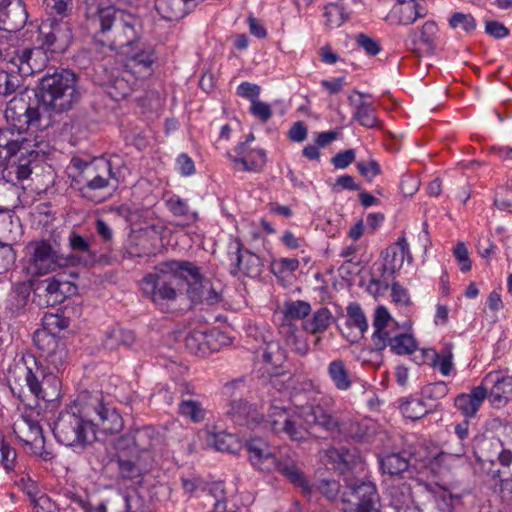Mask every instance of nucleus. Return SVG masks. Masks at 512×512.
<instances>
[{
	"mask_svg": "<svg viewBox=\"0 0 512 512\" xmlns=\"http://www.w3.org/2000/svg\"><path fill=\"white\" fill-rule=\"evenodd\" d=\"M86 27L95 38L112 50L125 53L138 40V19L114 6H101L97 0L85 1Z\"/></svg>",
	"mask_w": 512,
	"mask_h": 512,
	"instance_id": "obj_1",
	"label": "nucleus"
},
{
	"mask_svg": "<svg viewBox=\"0 0 512 512\" xmlns=\"http://www.w3.org/2000/svg\"><path fill=\"white\" fill-rule=\"evenodd\" d=\"M5 118L8 127L0 130V148L6 151L5 158H11L19 152L37 156V153L30 149L31 141L22 134L29 130H46L51 125L50 118L40 112L38 105L32 106L30 99L24 94L9 101L5 109Z\"/></svg>",
	"mask_w": 512,
	"mask_h": 512,
	"instance_id": "obj_2",
	"label": "nucleus"
},
{
	"mask_svg": "<svg viewBox=\"0 0 512 512\" xmlns=\"http://www.w3.org/2000/svg\"><path fill=\"white\" fill-rule=\"evenodd\" d=\"M114 447L119 476L140 483L155 464L153 430L146 427L130 431L117 438Z\"/></svg>",
	"mask_w": 512,
	"mask_h": 512,
	"instance_id": "obj_3",
	"label": "nucleus"
},
{
	"mask_svg": "<svg viewBox=\"0 0 512 512\" xmlns=\"http://www.w3.org/2000/svg\"><path fill=\"white\" fill-rule=\"evenodd\" d=\"M52 432L58 443L83 450L96 439L95 423L90 419V406L78 399L61 410L53 423Z\"/></svg>",
	"mask_w": 512,
	"mask_h": 512,
	"instance_id": "obj_4",
	"label": "nucleus"
},
{
	"mask_svg": "<svg viewBox=\"0 0 512 512\" xmlns=\"http://www.w3.org/2000/svg\"><path fill=\"white\" fill-rule=\"evenodd\" d=\"M77 76L70 70L62 69L52 74H45L39 83V101L34 106L39 107L40 112L51 119L49 110L62 113L70 110L80 99V92L76 87Z\"/></svg>",
	"mask_w": 512,
	"mask_h": 512,
	"instance_id": "obj_5",
	"label": "nucleus"
},
{
	"mask_svg": "<svg viewBox=\"0 0 512 512\" xmlns=\"http://www.w3.org/2000/svg\"><path fill=\"white\" fill-rule=\"evenodd\" d=\"M245 447L254 468L263 472L278 471L295 486L304 491L310 490L308 481L297 463L290 457L279 459L264 439L253 437L246 442Z\"/></svg>",
	"mask_w": 512,
	"mask_h": 512,
	"instance_id": "obj_6",
	"label": "nucleus"
},
{
	"mask_svg": "<svg viewBox=\"0 0 512 512\" xmlns=\"http://www.w3.org/2000/svg\"><path fill=\"white\" fill-rule=\"evenodd\" d=\"M184 265L180 260H170L156 266L153 273L147 274L142 281L143 293L154 303L174 301L181 291V270Z\"/></svg>",
	"mask_w": 512,
	"mask_h": 512,
	"instance_id": "obj_7",
	"label": "nucleus"
},
{
	"mask_svg": "<svg viewBox=\"0 0 512 512\" xmlns=\"http://www.w3.org/2000/svg\"><path fill=\"white\" fill-rule=\"evenodd\" d=\"M24 367L16 366L15 369L25 371L26 385L37 399L45 402H53L61 395V381L54 371H48L35 356L22 357Z\"/></svg>",
	"mask_w": 512,
	"mask_h": 512,
	"instance_id": "obj_8",
	"label": "nucleus"
},
{
	"mask_svg": "<svg viewBox=\"0 0 512 512\" xmlns=\"http://www.w3.org/2000/svg\"><path fill=\"white\" fill-rule=\"evenodd\" d=\"M335 422L328 417V412L320 405L301 407L297 412L292 413L289 424L282 433L291 440L304 442L309 435L322 437L317 430L333 429Z\"/></svg>",
	"mask_w": 512,
	"mask_h": 512,
	"instance_id": "obj_9",
	"label": "nucleus"
},
{
	"mask_svg": "<svg viewBox=\"0 0 512 512\" xmlns=\"http://www.w3.org/2000/svg\"><path fill=\"white\" fill-rule=\"evenodd\" d=\"M28 271L32 275H45L59 268L75 265L77 258L63 255L46 240L31 241L26 246Z\"/></svg>",
	"mask_w": 512,
	"mask_h": 512,
	"instance_id": "obj_10",
	"label": "nucleus"
},
{
	"mask_svg": "<svg viewBox=\"0 0 512 512\" xmlns=\"http://www.w3.org/2000/svg\"><path fill=\"white\" fill-rule=\"evenodd\" d=\"M341 501L349 505L344 512H381L377 507L380 501L377 487L369 480H347Z\"/></svg>",
	"mask_w": 512,
	"mask_h": 512,
	"instance_id": "obj_11",
	"label": "nucleus"
},
{
	"mask_svg": "<svg viewBox=\"0 0 512 512\" xmlns=\"http://www.w3.org/2000/svg\"><path fill=\"white\" fill-rule=\"evenodd\" d=\"M76 293L77 286L64 275L57 274L34 284L33 303L41 308L53 307Z\"/></svg>",
	"mask_w": 512,
	"mask_h": 512,
	"instance_id": "obj_12",
	"label": "nucleus"
},
{
	"mask_svg": "<svg viewBox=\"0 0 512 512\" xmlns=\"http://www.w3.org/2000/svg\"><path fill=\"white\" fill-rule=\"evenodd\" d=\"M38 42L44 52L63 53L73 40L72 25L63 19L49 18L39 26Z\"/></svg>",
	"mask_w": 512,
	"mask_h": 512,
	"instance_id": "obj_13",
	"label": "nucleus"
},
{
	"mask_svg": "<svg viewBox=\"0 0 512 512\" xmlns=\"http://www.w3.org/2000/svg\"><path fill=\"white\" fill-rule=\"evenodd\" d=\"M35 346L41 351L48 371L59 373L65 369L68 359V350L64 340L52 336L47 332H35L33 335Z\"/></svg>",
	"mask_w": 512,
	"mask_h": 512,
	"instance_id": "obj_14",
	"label": "nucleus"
},
{
	"mask_svg": "<svg viewBox=\"0 0 512 512\" xmlns=\"http://www.w3.org/2000/svg\"><path fill=\"white\" fill-rule=\"evenodd\" d=\"M119 160L117 155L104 160L101 164L103 173L97 172L91 186L85 190V198L95 203H101L106 195L115 190L119 184V170H114V165Z\"/></svg>",
	"mask_w": 512,
	"mask_h": 512,
	"instance_id": "obj_15",
	"label": "nucleus"
},
{
	"mask_svg": "<svg viewBox=\"0 0 512 512\" xmlns=\"http://www.w3.org/2000/svg\"><path fill=\"white\" fill-rule=\"evenodd\" d=\"M411 263L413 260L408 242L404 236L398 238L396 243L389 246L383 253V265L381 279H372V283L383 285L385 288L389 285V279L394 278L396 273L402 268L404 261Z\"/></svg>",
	"mask_w": 512,
	"mask_h": 512,
	"instance_id": "obj_16",
	"label": "nucleus"
},
{
	"mask_svg": "<svg viewBox=\"0 0 512 512\" xmlns=\"http://www.w3.org/2000/svg\"><path fill=\"white\" fill-rule=\"evenodd\" d=\"M262 358L270 374V383L278 390L285 388V383L292 381V375L283 368L287 359L286 351L278 342L271 341L266 343Z\"/></svg>",
	"mask_w": 512,
	"mask_h": 512,
	"instance_id": "obj_17",
	"label": "nucleus"
},
{
	"mask_svg": "<svg viewBox=\"0 0 512 512\" xmlns=\"http://www.w3.org/2000/svg\"><path fill=\"white\" fill-rule=\"evenodd\" d=\"M90 419L94 420L95 428L98 427L105 434L119 433L124 426L122 416L118 411L102 402L101 396L92 397L89 403Z\"/></svg>",
	"mask_w": 512,
	"mask_h": 512,
	"instance_id": "obj_18",
	"label": "nucleus"
},
{
	"mask_svg": "<svg viewBox=\"0 0 512 512\" xmlns=\"http://www.w3.org/2000/svg\"><path fill=\"white\" fill-rule=\"evenodd\" d=\"M481 385L487 388V397L494 407H503L512 400V376L491 371L483 378Z\"/></svg>",
	"mask_w": 512,
	"mask_h": 512,
	"instance_id": "obj_19",
	"label": "nucleus"
},
{
	"mask_svg": "<svg viewBox=\"0 0 512 512\" xmlns=\"http://www.w3.org/2000/svg\"><path fill=\"white\" fill-rule=\"evenodd\" d=\"M226 416L235 424L254 429L264 422V416L257 407L243 398H233L228 404Z\"/></svg>",
	"mask_w": 512,
	"mask_h": 512,
	"instance_id": "obj_20",
	"label": "nucleus"
},
{
	"mask_svg": "<svg viewBox=\"0 0 512 512\" xmlns=\"http://www.w3.org/2000/svg\"><path fill=\"white\" fill-rule=\"evenodd\" d=\"M107 80L104 83L106 92L115 101H120L129 97L136 89L139 79H137L129 70L112 69L106 71Z\"/></svg>",
	"mask_w": 512,
	"mask_h": 512,
	"instance_id": "obj_21",
	"label": "nucleus"
},
{
	"mask_svg": "<svg viewBox=\"0 0 512 512\" xmlns=\"http://www.w3.org/2000/svg\"><path fill=\"white\" fill-rule=\"evenodd\" d=\"M105 158H95L90 162H86L80 158L74 157L71 160V165L76 169L77 174L73 177V182L77 186L78 191L85 198V190L88 186L92 185L97 172L103 173L101 164Z\"/></svg>",
	"mask_w": 512,
	"mask_h": 512,
	"instance_id": "obj_22",
	"label": "nucleus"
},
{
	"mask_svg": "<svg viewBox=\"0 0 512 512\" xmlns=\"http://www.w3.org/2000/svg\"><path fill=\"white\" fill-rule=\"evenodd\" d=\"M235 264L231 269L233 275L242 272L249 277H257L261 274L262 261L259 256L249 250H243L240 240L235 241Z\"/></svg>",
	"mask_w": 512,
	"mask_h": 512,
	"instance_id": "obj_23",
	"label": "nucleus"
},
{
	"mask_svg": "<svg viewBox=\"0 0 512 512\" xmlns=\"http://www.w3.org/2000/svg\"><path fill=\"white\" fill-rule=\"evenodd\" d=\"M124 54L127 55V61L123 68L129 70L137 79H143L152 74V65L156 59L153 48L147 47L131 55L125 51Z\"/></svg>",
	"mask_w": 512,
	"mask_h": 512,
	"instance_id": "obj_24",
	"label": "nucleus"
},
{
	"mask_svg": "<svg viewBox=\"0 0 512 512\" xmlns=\"http://www.w3.org/2000/svg\"><path fill=\"white\" fill-rule=\"evenodd\" d=\"M425 15L426 12L416 0H397L386 20L395 21L399 25H410Z\"/></svg>",
	"mask_w": 512,
	"mask_h": 512,
	"instance_id": "obj_25",
	"label": "nucleus"
},
{
	"mask_svg": "<svg viewBox=\"0 0 512 512\" xmlns=\"http://www.w3.org/2000/svg\"><path fill=\"white\" fill-rule=\"evenodd\" d=\"M13 432L16 437L30 446H37L43 442V430L39 422L29 415H21L13 424Z\"/></svg>",
	"mask_w": 512,
	"mask_h": 512,
	"instance_id": "obj_26",
	"label": "nucleus"
},
{
	"mask_svg": "<svg viewBox=\"0 0 512 512\" xmlns=\"http://www.w3.org/2000/svg\"><path fill=\"white\" fill-rule=\"evenodd\" d=\"M28 13L22 0L11 1L0 13V30L16 32L24 27Z\"/></svg>",
	"mask_w": 512,
	"mask_h": 512,
	"instance_id": "obj_27",
	"label": "nucleus"
},
{
	"mask_svg": "<svg viewBox=\"0 0 512 512\" xmlns=\"http://www.w3.org/2000/svg\"><path fill=\"white\" fill-rule=\"evenodd\" d=\"M487 398V388L484 385L474 387L468 394H460L455 398V406L466 417H472Z\"/></svg>",
	"mask_w": 512,
	"mask_h": 512,
	"instance_id": "obj_28",
	"label": "nucleus"
},
{
	"mask_svg": "<svg viewBox=\"0 0 512 512\" xmlns=\"http://www.w3.org/2000/svg\"><path fill=\"white\" fill-rule=\"evenodd\" d=\"M328 417L335 422V426L333 429H324V432L331 436H343L345 438H351L357 441L363 440L368 435V428L366 425L353 421H343L340 422L336 417L328 413Z\"/></svg>",
	"mask_w": 512,
	"mask_h": 512,
	"instance_id": "obj_29",
	"label": "nucleus"
},
{
	"mask_svg": "<svg viewBox=\"0 0 512 512\" xmlns=\"http://www.w3.org/2000/svg\"><path fill=\"white\" fill-rule=\"evenodd\" d=\"M357 3V0H338L335 3H329L325 6L326 25L330 28L340 27L345 23L351 13L352 7Z\"/></svg>",
	"mask_w": 512,
	"mask_h": 512,
	"instance_id": "obj_30",
	"label": "nucleus"
},
{
	"mask_svg": "<svg viewBox=\"0 0 512 512\" xmlns=\"http://www.w3.org/2000/svg\"><path fill=\"white\" fill-rule=\"evenodd\" d=\"M391 322L392 319L388 310L384 306H379L375 310L373 320L374 332L372 334V343L374 346V350L383 351L385 349L384 337H386L390 332H392L389 329Z\"/></svg>",
	"mask_w": 512,
	"mask_h": 512,
	"instance_id": "obj_31",
	"label": "nucleus"
},
{
	"mask_svg": "<svg viewBox=\"0 0 512 512\" xmlns=\"http://www.w3.org/2000/svg\"><path fill=\"white\" fill-rule=\"evenodd\" d=\"M30 293L31 286L28 283L20 282L15 284L6 303V310L10 313L11 317H18L25 312Z\"/></svg>",
	"mask_w": 512,
	"mask_h": 512,
	"instance_id": "obj_32",
	"label": "nucleus"
},
{
	"mask_svg": "<svg viewBox=\"0 0 512 512\" xmlns=\"http://www.w3.org/2000/svg\"><path fill=\"white\" fill-rule=\"evenodd\" d=\"M206 445L219 452L235 454L240 449V442L233 434L226 432L214 433L205 429L202 431Z\"/></svg>",
	"mask_w": 512,
	"mask_h": 512,
	"instance_id": "obj_33",
	"label": "nucleus"
},
{
	"mask_svg": "<svg viewBox=\"0 0 512 512\" xmlns=\"http://www.w3.org/2000/svg\"><path fill=\"white\" fill-rule=\"evenodd\" d=\"M73 308L64 307L58 309L56 313H45L42 318V330L36 332H47L52 336H56L57 333L65 330L69 327L71 316L70 312Z\"/></svg>",
	"mask_w": 512,
	"mask_h": 512,
	"instance_id": "obj_34",
	"label": "nucleus"
},
{
	"mask_svg": "<svg viewBox=\"0 0 512 512\" xmlns=\"http://www.w3.org/2000/svg\"><path fill=\"white\" fill-rule=\"evenodd\" d=\"M411 455L406 451L388 453L379 457L380 468L383 473L391 476L401 475L408 470Z\"/></svg>",
	"mask_w": 512,
	"mask_h": 512,
	"instance_id": "obj_35",
	"label": "nucleus"
},
{
	"mask_svg": "<svg viewBox=\"0 0 512 512\" xmlns=\"http://www.w3.org/2000/svg\"><path fill=\"white\" fill-rule=\"evenodd\" d=\"M184 265L181 270V283L180 286L186 285V294L188 298L192 301V292L201 293L203 290L204 281H207L208 278H204L200 273L199 268L189 261H182Z\"/></svg>",
	"mask_w": 512,
	"mask_h": 512,
	"instance_id": "obj_36",
	"label": "nucleus"
},
{
	"mask_svg": "<svg viewBox=\"0 0 512 512\" xmlns=\"http://www.w3.org/2000/svg\"><path fill=\"white\" fill-rule=\"evenodd\" d=\"M44 51L40 48H24L16 53L12 62L17 65L19 72L24 75L33 74L39 71L41 64L37 62L35 56H41Z\"/></svg>",
	"mask_w": 512,
	"mask_h": 512,
	"instance_id": "obj_37",
	"label": "nucleus"
},
{
	"mask_svg": "<svg viewBox=\"0 0 512 512\" xmlns=\"http://www.w3.org/2000/svg\"><path fill=\"white\" fill-rule=\"evenodd\" d=\"M69 246L74 253L71 255L77 258L75 265H88L95 261L96 254L91 250L89 241L80 234L72 232L69 235Z\"/></svg>",
	"mask_w": 512,
	"mask_h": 512,
	"instance_id": "obj_38",
	"label": "nucleus"
},
{
	"mask_svg": "<svg viewBox=\"0 0 512 512\" xmlns=\"http://www.w3.org/2000/svg\"><path fill=\"white\" fill-rule=\"evenodd\" d=\"M385 348L390 347V350L397 355H410L416 348L417 343L411 334L407 333H393L390 332L384 337Z\"/></svg>",
	"mask_w": 512,
	"mask_h": 512,
	"instance_id": "obj_39",
	"label": "nucleus"
},
{
	"mask_svg": "<svg viewBox=\"0 0 512 512\" xmlns=\"http://www.w3.org/2000/svg\"><path fill=\"white\" fill-rule=\"evenodd\" d=\"M135 333L122 327H113L105 334L103 345L108 350H116L119 347H131L135 342Z\"/></svg>",
	"mask_w": 512,
	"mask_h": 512,
	"instance_id": "obj_40",
	"label": "nucleus"
},
{
	"mask_svg": "<svg viewBox=\"0 0 512 512\" xmlns=\"http://www.w3.org/2000/svg\"><path fill=\"white\" fill-rule=\"evenodd\" d=\"M202 398L184 400L178 405V413L192 423H201L206 419L207 410L204 408Z\"/></svg>",
	"mask_w": 512,
	"mask_h": 512,
	"instance_id": "obj_41",
	"label": "nucleus"
},
{
	"mask_svg": "<svg viewBox=\"0 0 512 512\" xmlns=\"http://www.w3.org/2000/svg\"><path fill=\"white\" fill-rule=\"evenodd\" d=\"M175 339L179 342H183L190 353L204 357L205 332L198 330L188 331L185 334L179 332L175 335Z\"/></svg>",
	"mask_w": 512,
	"mask_h": 512,
	"instance_id": "obj_42",
	"label": "nucleus"
},
{
	"mask_svg": "<svg viewBox=\"0 0 512 512\" xmlns=\"http://www.w3.org/2000/svg\"><path fill=\"white\" fill-rule=\"evenodd\" d=\"M246 146H247L246 142H242V143L238 144L237 147L235 148V152L239 155V157H233V158H231V160L236 164H238V163L241 164L242 165L241 169L243 171L257 172L265 164V152L263 150H258L256 153L259 156L260 161H254V160L250 161L249 156L245 155Z\"/></svg>",
	"mask_w": 512,
	"mask_h": 512,
	"instance_id": "obj_43",
	"label": "nucleus"
},
{
	"mask_svg": "<svg viewBox=\"0 0 512 512\" xmlns=\"http://www.w3.org/2000/svg\"><path fill=\"white\" fill-rule=\"evenodd\" d=\"M353 118L366 128H375L380 124L379 119L375 116V107L366 101H360L355 105Z\"/></svg>",
	"mask_w": 512,
	"mask_h": 512,
	"instance_id": "obj_44",
	"label": "nucleus"
},
{
	"mask_svg": "<svg viewBox=\"0 0 512 512\" xmlns=\"http://www.w3.org/2000/svg\"><path fill=\"white\" fill-rule=\"evenodd\" d=\"M292 413L288 411L285 407H279L276 405H271L268 412V420L270 429L277 434L283 432L285 427L289 424V420L292 417Z\"/></svg>",
	"mask_w": 512,
	"mask_h": 512,
	"instance_id": "obj_45",
	"label": "nucleus"
},
{
	"mask_svg": "<svg viewBox=\"0 0 512 512\" xmlns=\"http://www.w3.org/2000/svg\"><path fill=\"white\" fill-rule=\"evenodd\" d=\"M328 374L339 390H347L351 387V380L348 371L342 360H334L328 366Z\"/></svg>",
	"mask_w": 512,
	"mask_h": 512,
	"instance_id": "obj_46",
	"label": "nucleus"
},
{
	"mask_svg": "<svg viewBox=\"0 0 512 512\" xmlns=\"http://www.w3.org/2000/svg\"><path fill=\"white\" fill-rule=\"evenodd\" d=\"M434 500L438 507V512H453L457 503H460L462 496L452 494L444 487H438L432 491Z\"/></svg>",
	"mask_w": 512,
	"mask_h": 512,
	"instance_id": "obj_47",
	"label": "nucleus"
},
{
	"mask_svg": "<svg viewBox=\"0 0 512 512\" xmlns=\"http://www.w3.org/2000/svg\"><path fill=\"white\" fill-rule=\"evenodd\" d=\"M332 314L328 308H320L304 323V329L311 334L324 332L330 325Z\"/></svg>",
	"mask_w": 512,
	"mask_h": 512,
	"instance_id": "obj_48",
	"label": "nucleus"
},
{
	"mask_svg": "<svg viewBox=\"0 0 512 512\" xmlns=\"http://www.w3.org/2000/svg\"><path fill=\"white\" fill-rule=\"evenodd\" d=\"M310 311L311 306L308 302L303 300H289L284 303L282 319L293 322V320L305 318Z\"/></svg>",
	"mask_w": 512,
	"mask_h": 512,
	"instance_id": "obj_49",
	"label": "nucleus"
},
{
	"mask_svg": "<svg viewBox=\"0 0 512 512\" xmlns=\"http://www.w3.org/2000/svg\"><path fill=\"white\" fill-rule=\"evenodd\" d=\"M219 284L216 286L210 279L204 281L203 290L201 293L192 292L193 303H206L207 305H215L222 300V295L218 290Z\"/></svg>",
	"mask_w": 512,
	"mask_h": 512,
	"instance_id": "obj_50",
	"label": "nucleus"
},
{
	"mask_svg": "<svg viewBox=\"0 0 512 512\" xmlns=\"http://www.w3.org/2000/svg\"><path fill=\"white\" fill-rule=\"evenodd\" d=\"M502 446L503 443L499 438L490 437L483 439L479 447L480 453L477 454V459L493 463L494 459H497Z\"/></svg>",
	"mask_w": 512,
	"mask_h": 512,
	"instance_id": "obj_51",
	"label": "nucleus"
},
{
	"mask_svg": "<svg viewBox=\"0 0 512 512\" xmlns=\"http://www.w3.org/2000/svg\"><path fill=\"white\" fill-rule=\"evenodd\" d=\"M346 325L358 328L361 334L367 331L368 322L359 304L351 303L347 307Z\"/></svg>",
	"mask_w": 512,
	"mask_h": 512,
	"instance_id": "obj_52",
	"label": "nucleus"
},
{
	"mask_svg": "<svg viewBox=\"0 0 512 512\" xmlns=\"http://www.w3.org/2000/svg\"><path fill=\"white\" fill-rule=\"evenodd\" d=\"M209 497L213 505V512H226L227 502L223 482H214L209 487Z\"/></svg>",
	"mask_w": 512,
	"mask_h": 512,
	"instance_id": "obj_53",
	"label": "nucleus"
},
{
	"mask_svg": "<svg viewBox=\"0 0 512 512\" xmlns=\"http://www.w3.org/2000/svg\"><path fill=\"white\" fill-rule=\"evenodd\" d=\"M391 496L393 498V502L397 508L401 507H407L405 512L408 509H411L409 507V504L412 502V490L411 487L406 484H400L398 486H394L391 489Z\"/></svg>",
	"mask_w": 512,
	"mask_h": 512,
	"instance_id": "obj_54",
	"label": "nucleus"
},
{
	"mask_svg": "<svg viewBox=\"0 0 512 512\" xmlns=\"http://www.w3.org/2000/svg\"><path fill=\"white\" fill-rule=\"evenodd\" d=\"M449 25L453 29L461 28L469 33L476 29V20L471 14L455 12L449 19Z\"/></svg>",
	"mask_w": 512,
	"mask_h": 512,
	"instance_id": "obj_55",
	"label": "nucleus"
},
{
	"mask_svg": "<svg viewBox=\"0 0 512 512\" xmlns=\"http://www.w3.org/2000/svg\"><path fill=\"white\" fill-rule=\"evenodd\" d=\"M316 489L330 501L336 500L342 494L339 482L334 479H321Z\"/></svg>",
	"mask_w": 512,
	"mask_h": 512,
	"instance_id": "obj_56",
	"label": "nucleus"
},
{
	"mask_svg": "<svg viewBox=\"0 0 512 512\" xmlns=\"http://www.w3.org/2000/svg\"><path fill=\"white\" fill-rule=\"evenodd\" d=\"M205 336L206 339L204 341V356H206L209 352L218 351L226 340V336L218 330L205 332Z\"/></svg>",
	"mask_w": 512,
	"mask_h": 512,
	"instance_id": "obj_57",
	"label": "nucleus"
},
{
	"mask_svg": "<svg viewBox=\"0 0 512 512\" xmlns=\"http://www.w3.org/2000/svg\"><path fill=\"white\" fill-rule=\"evenodd\" d=\"M15 260L16 253L12 245L0 242V274L8 271Z\"/></svg>",
	"mask_w": 512,
	"mask_h": 512,
	"instance_id": "obj_58",
	"label": "nucleus"
},
{
	"mask_svg": "<svg viewBox=\"0 0 512 512\" xmlns=\"http://www.w3.org/2000/svg\"><path fill=\"white\" fill-rule=\"evenodd\" d=\"M356 166L359 174L366 178L368 181H372L381 173L380 165L374 159H370L368 161L361 160L357 163Z\"/></svg>",
	"mask_w": 512,
	"mask_h": 512,
	"instance_id": "obj_59",
	"label": "nucleus"
},
{
	"mask_svg": "<svg viewBox=\"0 0 512 512\" xmlns=\"http://www.w3.org/2000/svg\"><path fill=\"white\" fill-rule=\"evenodd\" d=\"M494 205L500 210L512 212V188L500 187L496 192Z\"/></svg>",
	"mask_w": 512,
	"mask_h": 512,
	"instance_id": "obj_60",
	"label": "nucleus"
},
{
	"mask_svg": "<svg viewBox=\"0 0 512 512\" xmlns=\"http://www.w3.org/2000/svg\"><path fill=\"white\" fill-rule=\"evenodd\" d=\"M356 43L369 56H375L381 51L380 43L364 33H360L356 36Z\"/></svg>",
	"mask_w": 512,
	"mask_h": 512,
	"instance_id": "obj_61",
	"label": "nucleus"
},
{
	"mask_svg": "<svg viewBox=\"0 0 512 512\" xmlns=\"http://www.w3.org/2000/svg\"><path fill=\"white\" fill-rule=\"evenodd\" d=\"M449 388L443 381L430 383L422 389V394L428 399H441L447 395Z\"/></svg>",
	"mask_w": 512,
	"mask_h": 512,
	"instance_id": "obj_62",
	"label": "nucleus"
},
{
	"mask_svg": "<svg viewBox=\"0 0 512 512\" xmlns=\"http://www.w3.org/2000/svg\"><path fill=\"white\" fill-rule=\"evenodd\" d=\"M278 332L288 346L299 336L297 326L293 322L283 319L279 323Z\"/></svg>",
	"mask_w": 512,
	"mask_h": 512,
	"instance_id": "obj_63",
	"label": "nucleus"
},
{
	"mask_svg": "<svg viewBox=\"0 0 512 512\" xmlns=\"http://www.w3.org/2000/svg\"><path fill=\"white\" fill-rule=\"evenodd\" d=\"M453 254H454L457 262L460 265V270L463 273H466L471 270L472 262L469 258V252L463 242H459L455 246V248L453 250Z\"/></svg>",
	"mask_w": 512,
	"mask_h": 512,
	"instance_id": "obj_64",
	"label": "nucleus"
}]
</instances>
